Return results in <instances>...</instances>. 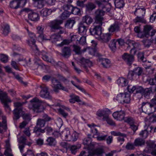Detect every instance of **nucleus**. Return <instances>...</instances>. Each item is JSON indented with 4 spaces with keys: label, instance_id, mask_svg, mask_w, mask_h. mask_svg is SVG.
Wrapping results in <instances>:
<instances>
[{
    "label": "nucleus",
    "instance_id": "obj_11",
    "mask_svg": "<svg viewBox=\"0 0 156 156\" xmlns=\"http://www.w3.org/2000/svg\"><path fill=\"white\" fill-rule=\"evenodd\" d=\"M63 21L61 20H54L49 23V26L53 29H59L61 27L60 25L62 23Z\"/></svg>",
    "mask_w": 156,
    "mask_h": 156
},
{
    "label": "nucleus",
    "instance_id": "obj_41",
    "mask_svg": "<svg viewBox=\"0 0 156 156\" xmlns=\"http://www.w3.org/2000/svg\"><path fill=\"white\" fill-rule=\"evenodd\" d=\"M35 40H32V42H29V45L31 47L32 50L36 52H38V49L37 48V45L35 44Z\"/></svg>",
    "mask_w": 156,
    "mask_h": 156
},
{
    "label": "nucleus",
    "instance_id": "obj_24",
    "mask_svg": "<svg viewBox=\"0 0 156 156\" xmlns=\"http://www.w3.org/2000/svg\"><path fill=\"white\" fill-rule=\"evenodd\" d=\"M117 83L119 86L125 87L126 86L128 83L127 80L123 77H119L117 80Z\"/></svg>",
    "mask_w": 156,
    "mask_h": 156
},
{
    "label": "nucleus",
    "instance_id": "obj_23",
    "mask_svg": "<svg viewBox=\"0 0 156 156\" xmlns=\"http://www.w3.org/2000/svg\"><path fill=\"white\" fill-rule=\"evenodd\" d=\"M145 13V9L143 8L137 7L134 12L136 16H144Z\"/></svg>",
    "mask_w": 156,
    "mask_h": 156
},
{
    "label": "nucleus",
    "instance_id": "obj_49",
    "mask_svg": "<svg viewBox=\"0 0 156 156\" xmlns=\"http://www.w3.org/2000/svg\"><path fill=\"white\" fill-rule=\"evenodd\" d=\"M62 86V85L61 84L60 82H59V83H56L55 86H52V87L55 92L56 93H58L59 90H61Z\"/></svg>",
    "mask_w": 156,
    "mask_h": 156
},
{
    "label": "nucleus",
    "instance_id": "obj_51",
    "mask_svg": "<svg viewBox=\"0 0 156 156\" xmlns=\"http://www.w3.org/2000/svg\"><path fill=\"white\" fill-rule=\"evenodd\" d=\"M71 14L67 11H64L60 15V18L62 20H65Z\"/></svg>",
    "mask_w": 156,
    "mask_h": 156
},
{
    "label": "nucleus",
    "instance_id": "obj_42",
    "mask_svg": "<svg viewBox=\"0 0 156 156\" xmlns=\"http://www.w3.org/2000/svg\"><path fill=\"white\" fill-rule=\"evenodd\" d=\"M145 143L144 140L142 139L137 138L135 140L134 144L135 146H141Z\"/></svg>",
    "mask_w": 156,
    "mask_h": 156
},
{
    "label": "nucleus",
    "instance_id": "obj_13",
    "mask_svg": "<svg viewBox=\"0 0 156 156\" xmlns=\"http://www.w3.org/2000/svg\"><path fill=\"white\" fill-rule=\"evenodd\" d=\"M134 55L131 54L130 55L125 53L122 55V58L127 64L130 66L134 61L133 55Z\"/></svg>",
    "mask_w": 156,
    "mask_h": 156
},
{
    "label": "nucleus",
    "instance_id": "obj_20",
    "mask_svg": "<svg viewBox=\"0 0 156 156\" xmlns=\"http://www.w3.org/2000/svg\"><path fill=\"white\" fill-rule=\"evenodd\" d=\"M50 40L53 43H57L58 42L62 41V39L61 35L55 34L51 36Z\"/></svg>",
    "mask_w": 156,
    "mask_h": 156
},
{
    "label": "nucleus",
    "instance_id": "obj_62",
    "mask_svg": "<svg viewBox=\"0 0 156 156\" xmlns=\"http://www.w3.org/2000/svg\"><path fill=\"white\" fill-rule=\"evenodd\" d=\"M136 89V87L135 86L132 85H129L127 87V89L128 91L129 92L132 93Z\"/></svg>",
    "mask_w": 156,
    "mask_h": 156
},
{
    "label": "nucleus",
    "instance_id": "obj_43",
    "mask_svg": "<svg viewBox=\"0 0 156 156\" xmlns=\"http://www.w3.org/2000/svg\"><path fill=\"white\" fill-rule=\"evenodd\" d=\"M73 51L77 54H80L82 53L80 47L77 45L74 44L73 45Z\"/></svg>",
    "mask_w": 156,
    "mask_h": 156
},
{
    "label": "nucleus",
    "instance_id": "obj_19",
    "mask_svg": "<svg viewBox=\"0 0 156 156\" xmlns=\"http://www.w3.org/2000/svg\"><path fill=\"white\" fill-rule=\"evenodd\" d=\"M112 35V34L110 33L103 34H101L99 38L103 42L107 43L111 39Z\"/></svg>",
    "mask_w": 156,
    "mask_h": 156
},
{
    "label": "nucleus",
    "instance_id": "obj_17",
    "mask_svg": "<svg viewBox=\"0 0 156 156\" xmlns=\"http://www.w3.org/2000/svg\"><path fill=\"white\" fill-rule=\"evenodd\" d=\"M125 114L124 111H117L114 112L112 114L114 118L117 120H122L124 119Z\"/></svg>",
    "mask_w": 156,
    "mask_h": 156
},
{
    "label": "nucleus",
    "instance_id": "obj_26",
    "mask_svg": "<svg viewBox=\"0 0 156 156\" xmlns=\"http://www.w3.org/2000/svg\"><path fill=\"white\" fill-rule=\"evenodd\" d=\"M40 55L42 56V58L44 61L48 62H51L52 58L51 57H49L48 54L46 52L42 51Z\"/></svg>",
    "mask_w": 156,
    "mask_h": 156
},
{
    "label": "nucleus",
    "instance_id": "obj_6",
    "mask_svg": "<svg viewBox=\"0 0 156 156\" xmlns=\"http://www.w3.org/2000/svg\"><path fill=\"white\" fill-rule=\"evenodd\" d=\"M106 9H100L97 10L95 12V21L94 24L96 23H102L103 20V16L104 15Z\"/></svg>",
    "mask_w": 156,
    "mask_h": 156
},
{
    "label": "nucleus",
    "instance_id": "obj_48",
    "mask_svg": "<svg viewBox=\"0 0 156 156\" xmlns=\"http://www.w3.org/2000/svg\"><path fill=\"white\" fill-rule=\"evenodd\" d=\"M124 120L125 122H127L130 125L132 124H134L135 123L134 119L128 116L125 117Z\"/></svg>",
    "mask_w": 156,
    "mask_h": 156
},
{
    "label": "nucleus",
    "instance_id": "obj_5",
    "mask_svg": "<svg viewBox=\"0 0 156 156\" xmlns=\"http://www.w3.org/2000/svg\"><path fill=\"white\" fill-rule=\"evenodd\" d=\"M94 26L91 27L90 29V34L95 37L99 38L102 34L101 26L102 23H94Z\"/></svg>",
    "mask_w": 156,
    "mask_h": 156
},
{
    "label": "nucleus",
    "instance_id": "obj_33",
    "mask_svg": "<svg viewBox=\"0 0 156 156\" xmlns=\"http://www.w3.org/2000/svg\"><path fill=\"white\" fill-rule=\"evenodd\" d=\"M9 7L12 9H17L19 7V2L17 0H12L10 2Z\"/></svg>",
    "mask_w": 156,
    "mask_h": 156
},
{
    "label": "nucleus",
    "instance_id": "obj_50",
    "mask_svg": "<svg viewBox=\"0 0 156 156\" xmlns=\"http://www.w3.org/2000/svg\"><path fill=\"white\" fill-rule=\"evenodd\" d=\"M133 71L135 74V76L137 75L139 76L143 72L142 69L140 67H137L135 68Z\"/></svg>",
    "mask_w": 156,
    "mask_h": 156
},
{
    "label": "nucleus",
    "instance_id": "obj_29",
    "mask_svg": "<svg viewBox=\"0 0 156 156\" xmlns=\"http://www.w3.org/2000/svg\"><path fill=\"white\" fill-rule=\"evenodd\" d=\"M70 52L69 48L65 47L62 49V55L65 57H68L71 55Z\"/></svg>",
    "mask_w": 156,
    "mask_h": 156
},
{
    "label": "nucleus",
    "instance_id": "obj_45",
    "mask_svg": "<svg viewBox=\"0 0 156 156\" xmlns=\"http://www.w3.org/2000/svg\"><path fill=\"white\" fill-rule=\"evenodd\" d=\"M10 27L8 24H6L4 26L3 33L5 36L7 35L10 32Z\"/></svg>",
    "mask_w": 156,
    "mask_h": 156
},
{
    "label": "nucleus",
    "instance_id": "obj_64",
    "mask_svg": "<svg viewBox=\"0 0 156 156\" xmlns=\"http://www.w3.org/2000/svg\"><path fill=\"white\" fill-rule=\"evenodd\" d=\"M135 76V74L133 70L129 71L127 75V78L131 80L133 79V77Z\"/></svg>",
    "mask_w": 156,
    "mask_h": 156
},
{
    "label": "nucleus",
    "instance_id": "obj_58",
    "mask_svg": "<svg viewBox=\"0 0 156 156\" xmlns=\"http://www.w3.org/2000/svg\"><path fill=\"white\" fill-rule=\"evenodd\" d=\"M111 133L112 135L114 136H123L124 137H126V135L124 133H122L120 132H116L115 131H112L111 132Z\"/></svg>",
    "mask_w": 156,
    "mask_h": 156
},
{
    "label": "nucleus",
    "instance_id": "obj_61",
    "mask_svg": "<svg viewBox=\"0 0 156 156\" xmlns=\"http://www.w3.org/2000/svg\"><path fill=\"white\" fill-rule=\"evenodd\" d=\"M8 57L7 55L2 54L0 55L1 60L4 63L7 62L8 61Z\"/></svg>",
    "mask_w": 156,
    "mask_h": 156
},
{
    "label": "nucleus",
    "instance_id": "obj_36",
    "mask_svg": "<svg viewBox=\"0 0 156 156\" xmlns=\"http://www.w3.org/2000/svg\"><path fill=\"white\" fill-rule=\"evenodd\" d=\"M115 5L117 8L120 9L122 8L124 5V3L123 0H115L114 1Z\"/></svg>",
    "mask_w": 156,
    "mask_h": 156
},
{
    "label": "nucleus",
    "instance_id": "obj_38",
    "mask_svg": "<svg viewBox=\"0 0 156 156\" xmlns=\"http://www.w3.org/2000/svg\"><path fill=\"white\" fill-rule=\"evenodd\" d=\"M26 137L22 136L20 138V142L22 143V144L19 145V148L20 149V151L21 153L23 152V149L24 147V144L26 143Z\"/></svg>",
    "mask_w": 156,
    "mask_h": 156
},
{
    "label": "nucleus",
    "instance_id": "obj_59",
    "mask_svg": "<svg viewBox=\"0 0 156 156\" xmlns=\"http://www.w3.org/2000/svg\"><path fill=\"white\" fill-rule=\"evenodd\" d=\"M105 120H106L108 124L112 126L115 125V122L109 118L108 115V116H105Z\"/></svg>",
    "mask_w": 156,
    "mask_h": 156
},
{
    "label": "nucleus",
    "instance_id": "obj_21",
    "mask_svg": "<svg viewBox=\"0 0 156 156\" xmlns=\"http://www.w3.org/2000/svg\"><path fill=\"white\" fill-rule=\"evenodd\" d=\"M28 18L32 21L36 22L39 20L40 16L37 13L33 12L29 14Z\"/></svg>",
    "mask_w": 156,
    "mask_h": 156
},
{
    "label": "nucleus",
    "instance_id": "obj_18",
    "mask_svg": "<svg viewBox=\"0 0 156 156\" xmlns=\"http://www.w3.org/2000/svg\"><path fill=\"white\" fill-rule=\"evenodd\" d=\"M109 31L110 32H117L120 30L119 24L116 22H115L111 25L108 29Z\"/></svg>",
    "mask_w": 156,
    "mask_h": 156
},
{
    "label": "nucleus",
    "instance_id": "obj_46",
    "mask_svg": "<svg viewBox=\"0 0 156 156\" xmlns=\"http://www.w3.org/2000/svg\"><path fill=\"white\" fill-rule=\"evenodd\" d=\"M44 28V27L43 25L38 26L37 28V31L39 35H41L42 37H43L42 34H43V30Z\"/></svg>",
    "mask_w": 156,
    "mask_h": 156
},
{
    "label": "nucleus",
    "instance_id": "obj_52",
    "mask_svg": "<svg viewBox=\"0 0 156 156\" xmlns=\"http://www.w3.org/2000/svg\"><path fill=\"white\" fill-rule=\"evenodd\" d=\"M91 141V138L89 137V135H88L87 137L84 138L83 140V143L84 145L88 146L90 144Z\"/></svg>",
    "mask_w": 156,
    "mask_h": 156
},
{
    "label": "nucleus",
    "instance_id": "obj_31",
    "mask_svg": "<svg viewBox=\"0 0 156 156\" xmlns=\"http://www.w3.org/2000/svg\"><path fill=\"white\" fill-rule=\"evenodd\" d=\"M152 26L149 25H146L144 27V33L146 37L150 34V32L152 29Z\"/></svg>",
    "mask_w": 156,
    "mask_h": 156
},
{
    "label": "nucleus",
    "instance_id": "obj_40",
    "mask_svg": "<svg viewBox=\"0 0 156 156\" xmlns=\"http://www.w3.org/2000/svg\"><path fill=\"white\" fill-rule=\"evenodd\" d=\"M73 6L70 4H65L62 7V8L65 11L71 13Z\"/></svg>",
    "mask_w": 156,
    "mask_h": 156
},
{
    "label": "nucleus",
    "instance_id": "obj_1",
    "mask_svg": "<svg viewBox=\"0 0 156 156\" xmlns=\"http://www.w3.org/2000/svg\"><path fill=\"white\" fill-rule=\"evenodd\" d=\"M30 101L32 102L29 105L30 109H32L34 112L37 113L42 112L44 108V103L40 100L38 98H35Z\"/></svg>",
    "mask_w": 156,
    "mask_h": 156
},
{
    "label": "nucleus",
    "instance_id": "obj_12",
    "mask_svg": "<svg viewBox=\"0 0 156 156\" xmlns=\"http://www.w3.org/2000/svg\"><path fill=\"white\" fill-rule=\"evenodd\" d=\"M79 62L80 63V66L83 67L86 69L87 72H88L87 69V67H90L92 65V62L90 60L87 59H85L84 58H82L80 59L79 61Z\"/></svg>",
    "mask_w": 156,
    "mask_h": 156
},
{
    "label": "nucleus",
    "instance_id": "obj_28",
    "mask_svg": "<svg viewBox=\"0 0 156 156\" xmlns=\"http://www.w3.org/2000/svg\"><path fill=\"white\" fill-rule=\"evenodd\" d=\"M105 153L104 150L102 147L97 148L93 151V153L94 155L95 154L97 156H103V154Z\"/></svg>",
    "mask_w": 156,
    "mask_h": 156
},
{
    "label": "nucleus",
    "instance_id": "obj_53",
    "mask_svg": "<svg viewBox=\"0 0 156 156\" xmlns=\"http://www.w3.org/2000/svg\"><path fill=\"white\" fill-rule=\"evenodd\" d=\"M86 6L87 9L89 11H91L96 8L95 5L92 3H88Z\"/></svg>",
    "mask_w": 156,
    "mask_h": 156
},
{
    "label": "nucleus",
    "instance_id": "obj_35",
    "mask_svg": "<svg viewBox=\"0 0 156 156\" xmlns=\"http://www.w3.org/2000/svg\"><path fill=\"white\" fill-rule=\"evenodd\" d=\"M52 12V10L50 9L44 8L41 10V16H46L51 14Z\"/></svg>",
    "mask_w": 156,
    "mask_h": 156
},
{
    "label": "nucleus",
    "instance_id": "obj_54",
    "mask_svg": "<svg viewBox=\"0 0 156 156\" xmlns=\"http://www.w3.org/2000/svg\"><path fill=\"white\" fill-rule=\"evenodd\" d=\"M56 66L61 69H63L65 70H66L67 69V67L66 65L64 63L60 62H58L56 63Z\"/></svg>",
    "mask_w": 156,
    "mask_h": 156
},
{
    "label": "nucleus",
    "instance_id": "obj_55",
    "mask_svg": "<svg viewBox=\"0 0 156 156\" xmlns=\"http://www.w3.org/2000/svg\"><path fill=\"white\" fill-rule=\"evenodd\" d=\"M80 9L76 7H73L71 13L75 15H79L80 14Z\"/></svg>",
    "mask_w": 156,
    "mask_h": 156
},
{
    "label": "nucleus",
    "instance_id": "obj_2",
    "mask_svg": "<svg viewBox=\"0 0 156 156\" xmlns=\"http://www.w3.org/2000/svg\"><path fill=\"white\" fill-rule=\"evenodd\" d=\"M79 135L75 132L71 133L69 130L64 131L61 134L62 139L69 141L75 142L78 138Z\"/></svg>",
    "mask_w": 156,
    "mask_h": 156
},
{
    "label": "nucleus",
    "instance_id": "obj_16",
    "mask_svg": "<svg viewBox=\"0 0 156 156\" xmlns=\"http://www.w3.org/2000/svg\"><path fill=\"white\" fill-rule=\"evenodd\" d=\"M44 66V65L39 59L35 58L34 60V63L32 68V69L34 70L37 69L39 68L42 69Z\"/></svg>",
    "mask_w": 156,
    "mask_h": 156
},
{
    "label": "nucleus",
    "instance_id": "obj_57",
    "mask_svg": "<svg viewBox=\"0 0 156 156\" xmlns=\"http://www.w3.org/2000/svg\"><path fill=\"white\" fill-rule=\"evenodd\" d=\"M148 133L147 129H144L142 131L139 133L140 136H142L144 138H146L148 135Z\"/></svg>",
    "mask_w": 156,
    "mask_h": 156
},
{
    "label": "nucleus",
    "instance_id": "obj_60",
    "mask_svg": "<svg viewBox=\"0 0 156 156\" xmlns=\"http://www.w3.org/2000/svg\"><path fill=\"white\" fill-rule=\"evenodd\" d=\"M134 144L128 142L125 147L128 150H131L134 148Z\"/></svg>",
    "mask_w": 156,
    "mask_h": 156
},
{
    "label": "nucleus",
    "instance_id": "obj_44",
    "mask_svg": "<svg viewBox=\"0 0 156 156\" xmlns=\"http://www.w3.org/2000/svg\"><path fill=\"white\" fill-rule=\"evenodd\" d=\"M45 123V122L44 120L42 119H39L37 120L36 126L41 128L44 126Z\"/></svg>",
    "mask_w": 156,
    "mask_h": 156
},
{
    "label": "nucleus",
    "instance_id": "obj_32",
    "mask_svg": "<svg viewBox=\"0 0 156 156\" xmlns=\"http://www.w3.org/2000/svg\"><path fill=\"white\" fill-rule=\"evenodd\" d=\"M88 126L90 128L91 132L93 134V136L95 137V136L98 135L99 133L98 132L97 129L95 127L96 126L94 124H92L91 125H88Z\"/></svg>",
    "mask_w": 156,
    "mask_h": 156
},
{
    "label": "nucleus",
    "instance_id": "obj_37",
    "mask_svg": "<svg viewBox=\"0 0 156 156\" xmlns=\"http://www.w3.org/2000/svg\"><path fill=\"white\" fill-rule=\"evenodd\" d=\"M133 22L136 23H146V20L144 19L143 16H136V17L133 20Z\"/></svg>",
    "mask_w": 156,
    "mask_h": 156
},
{
    "label": "nucleus",
    "instance_id": "obj_22",
    "mask_svg": "<svg viewBox=\"0 0 156 156\" xmlns=\"http://www.w3.org/2000/svg\"><path fill=\"white\" fill-rule=\"evenodd\" d=\"M150 102H143L142 103L141 108L142 112L147 113L148 112L149 109L152 108Z\"/></svg>",
    "mask_w": 156,
    "mask_h": 156
},
{
    "label": "nucleus",
    "instance_id": "obj_10",
    "mask_svg": "<svg viewBox=\"0 0 156 156\" xmlns=\"http://www.w3.org/2000/svg\"><path fill=\"white\" fill-rule=\"evenodd\" d=\"M42 90L40 93V96L44 98H47L49 99H52V97L50 95V93L48 91V88L46 86H44L41 87Z\"/></svg>",
    "mask_w": 156,
    "mask_h": 156
},
{
    "label": "nucleus",
    "instance_id": "obj_30",
    "mask_svg": "<svg viewBox=\"0 0 156 156\" xmlns=\"http://www.w3.org/2000/svg\"><path fill=\"white\" fill-rule=\"evenodd\" d=\"M34 132L37 136H38L44 133L45 130L44 129H41V128L36 126L34 128Z\"/></svg>",
    "mask_w": 156,
    "mask_h": 156
},
{
    "label": "nucleus",
    "instance_id": "obj_39",
    "mask_svg": "<svg viewBox=\"0 0 156 156\" xmlns=\"http://www.w3.org/2000/svg\"><path fill=\"white\" fill-rule=\"evenodd\" d=\"M22 114V117L24 121L27 122L29 123L31 119V116L29 114L23 113V112H22L21 113Z\"/></svg>",
    "mask_w": 156,
    "mask_h": 156
},
{
    "label": "nucleus",
    "instance_id": "obj_63",
    "mask_svg": "<svg viewBox=\"0 0 156 156\" xmlns=\"http://www.w3.org/2000/svg\"><path fill=\"white\" fill-rule=\"evenodd\" d=\"M79 43L82 45H84L86 43V37L83 36L80 38L79 41Z\"/></svg>",
    "mask_w": 156,
    "mask_h": 156
},
{
    "label": "nucleus",
    "instance_id": "obj_47",
    "mask_svg": "<svg viewBox=\"0 0 156 156\" xmlns=\"http://www.w3.org/2000/svg\"><path fill=\"white\" fill-rule=\"evenodd\" d=\"M47 144L50 146H54L55 144V140L53 138L49 137L46 140Z\"/></svg>",
    "mask_w": 156,
    "mask_h": 156
},
{
    "label": "nucleus",
    "instance_id": "obj_9",
    "mask_svg": "<svg viewBox=\"0 0 156 156\" xmlns=\"http://www.w3.org/2000/svg\"><path fill=\"white\" fill-rule=\"evenodd\" d=\"M96 55L98 57L99 61L101 63L103 67L107 68L111 66V62L108 59L103 58L102 55L98 53H97Z\"/></svg>",
    "mask_w": 156,
    "mask_h": 156
},
{
    "label": "nucleus",
    "instance_id": "obj_14",
    "mask_svg": "<svg viewBox=\"0 0 156 156\" xmlns=\"http://www.w3.org/2000/svg\"><path fill=\"white\" fill-rule=\"evenodd\" d=\"M110 113V111L109 110L105 109L98 110L96 114L99 117H103V120H105V116H108V114Z\"/></svg>",
    "mask_w": 156,
    "mask_h": 156
},
{
    "label": "nucleus",
    "instance_id": "obj_56",
    "mask_svg": "<svg viewBox=\"0 0 156 156\" xmlns=\"http://www.w3.org/2000/svg\"><path fill=\"white\" fill-rule=\"evenodd\" d=\"M150 103L152 107H154V111L156 112V95L151 100Z\"/></svg>",
    "mask_w": 156,
    "mask_h": 156
},
{
    "label": "nucleus",
    "instance_id": "obj_27",
    "mask_svg": "<svg viewBox=\"0 0 156 156\" xmlns=\"http://www.w3.org/2000/svg\"><path fill=\"white\" fill-rule=\"evenodd\" d=\"M76 21L74 20L70 19L67 20L65 24V27L68 29H71L75 23Z\"/></svg>",
    "mask_w": 156,
    "mask_h": 156
},
{
    "label": "nucleus",
    "instance_id": "obj_25",
    "mask_svg": "<svg viewBox=\"0 0 156 156\" xmlns=\"http://www.w3.org/2000/svg\"><path fill=\"white\" fill-rule=\"evenodd\" d=\"M93 21V19L90 16L87 15L83 16L82 17L81 23H86L87 25L89 26Z\"/></svg>",
    "mask_w": 156,
    "mask_h": 156
},
{
    "label": "nucleus",
    "instance_id": "obj_8",
    "mask_svg": "<svg viewBox=\"0 0 156 156\" xmlns=\"http://www.w3.org/2000/svg\"><path fill=\"white\" fill-rule=\"evenodd\" d=\"M131 48L130 51V54H135L136 51L140 49V44L139 43H136L134 41H132L129 42L128 44V47Z\"/></svg>",
    "mask_w": 156,
    "mask_h": 156
},
{
    "label": "nucleus",
    "instance_id": "obj_15",
    "mask_svg": "<svg viewBox=\"0 0 156 156\" xmlns=\"http://www.w3.org/2000/svg\"><path fill=\"white\" fill-rule=\"evenodd\" d=\"M88 28V27L85 26L83 23L80 22L78 25V31L79 34L85 35L86 34Z\"/></svg>",
    "mask_w": 156,
    "mask_h": 156
},
{
    "label": "nucleus",
    "instance_id": "obj_4",
    "mask_svg": "<svg viewBox=\"0 0 156 156\" xmlns=\"http://www.w3.org/2000/svg\"><path fill=\"white\" fill-rule=\"evenodd\" d=\"M0 99L4 104V107L6 111L9 112L10 110V108L7 102H11V100L8 97L7 94L6 92H3L0 89Z\"/></svg>",
    "mask_w": 156,
    "mask_h": 156
},
{
    "label": "nucleus",
    "instance_id": "obj_34",
    "mask_svg": "<svg viewBox=\"0 0 156 156\" xmlns=\"http://www.w3.org/2000/svg\"><path fill=\"white\" fill-rule=\"evenodd\" d=\"M117 41L114 39L111 40L109 44V46L112 51L114 52L116 49Z\"/></svg>",
    "mask_w": 156,
    "mask_h": 156
},
{
    "label": "nucleus",
    "instance_id": "obj_7",
    "mask_svg": "<svg viewBox=\"0 0 156 156\" xmlns=\"http://www.w3.org/2000/svg\"><path fill=\"white\" fill-rule=\"evenodd\" d=\"M23 103L22 104L20 102H17L14 103V106L16 107L13 111V114L14 117V119H17L20 118V115L22 112V106Z\"/></svg>",
    "mask_w": 156,
    "mask_h": 156
},
{
    "label": "nucleus",
    "instance_id": "obj_3",
    "mask_svg": "<svg viewBox=\"0 0 156 156\" xmlns=\"http://www.w3.org/2000/svg\"><path fill=\"white\" fill-rule=\"evenodd\" d=\"M114 99L122 104H128L130 102V94L128 92L119 93Z\"/></svg>",
    "mask_w": 156,
    "mask_h": 156
}]
</instances>
